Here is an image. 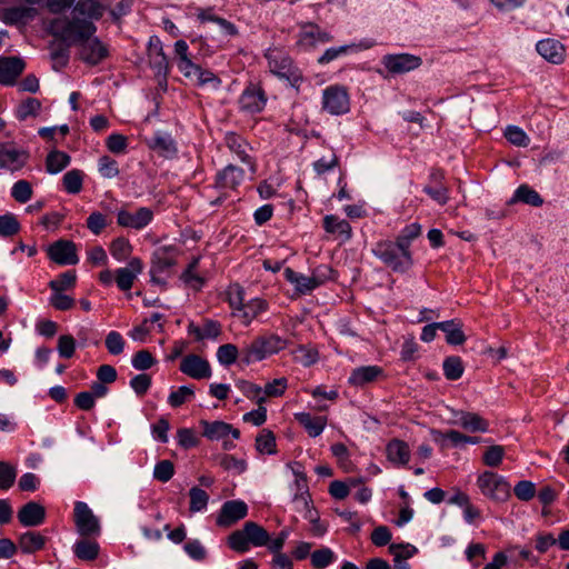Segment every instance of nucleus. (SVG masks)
I'll use <instances>...</instances> for the list:
<instances>
[{"label":"nucleus","mask_w":569,"mask_h":569,"mask_svg":"<svg viewBox=\"0 0 569 569\" xmlns=\"http://www.w3.org/2000/svg\"><path fill=\"white\" fill-rule=\"evenodd\" d=\"M503 456V447L498 445L490 446L483 453V462L488 467H498L501 463Z\"/></svg>","instance_id":"obj_63"},{"label":"nucleus","mask_w":569,"mask_h":569,"mask_svg":"<svg viewBox=\"0 0 569 569\" xmlns=\"http://www.w3.org/2000/svg\"><path fill=\"white\" fill-rule=\"evenodd\" d=\"M385 68L392 74H401L419 68L422 59L410 53L387 54L382 58Z\"/></svg>","instance_id":"obj_9"},{"label":"nucleus","mask_w":569,"mask_h":569,"mask_svg":"<svg viewBox=\"0 0 569 569\" xmlns=\"http://www.w3.org/2000/svg\"><path fill=\"white\" fill-rule=\"evenodd\" d=\"M174 473V466L170 460H161L154 466L153 477L160 482H168Z\"/></svg>","instance_id":"obj_60"},{"label":"nucleus","mask_w":569,"mask_h":569,"mask_svg":"<svg viewBox=\"0 0 569 569\" xmlns=\"http://www.w3.org/2000/svg\"><path fill=\"white\" fill-rule=\"evenodd\" d=\"M29 159V152L17 148L12 142L0 143V169L18 171L22 169Z\"/></svg>","instance_id":"obj_8"},{"label":"nucleus","mask_w":569,"mask_h":569,"mask_svg":"<svg viewBox=\"0 0 569 569\" xmlns=\"http://www.w3.org/2000/svg\"><path fill=\"white\" fill-rule=\"evenodd\" d=\"M48 30L50 34L69 44H80L97 32L93 21L79 17L57 18L50 21Z\"/></svg>","instance_id":"obj_1"},{"label":"nucleus","mask_w":569,"mask_h":569,"mask_svg":"<svg viewBox=\"0 0 569 569\" xmlns=\"http://www.w3.org/2000/svg\"><path fill=\"white\" fill-rule=\"evenodd\" d=\"M38 11L32 6H14L2 10V21L6 24H26L33 20Z\"/></svg>","instance_id":"obj_19"},{"label":"nucleus","mask_w":569,"mask_h":569,"mask_svg":"<svg viewBox=\"0 0 569 569\" xmlns=\"http://www.w3.org/2000/svg\"><path fill=\"white\" fill-rule=\"evenodd\" d=\"M322 107L333 116L347 113L350 102L346 89L338 86L328 87L322 94Z\"/></svg>","instance_id":"obj_7"},{"label":"nucleus","mask_w":569,"mask_h":569,"mask_svg":"<svg viewBox=\"0 0 569 569\" xmlns=\"http://www.w3.org/2000/svg\"><path fill=\"white\" fill-rule=\"evenodd\" d=\"M217 459L219 466L222 467L224 470H234L238 473H241L247 468V463L244 460L237 459L236 457L230 455H221Z\"/></svg>","instance_id":"obj_61"},{"label":"nucleus","mask_w":569,"mask_h":569,"mask_svg":"<svg viewBox=\"0 0 569 569\" xmlns=\"http://www.w3.org/2000/svg\"><path fill=\"white\" fill-rule=\"evenodd\" d=\"M99 545L89 539H82L74 543L73 552L80 560L92 561L99 555Z\"/></svg>","instance_id":"obj_40"},{"label":"nucleus","mask_w":569,"mask_h":569,"mask_svg":"<svg viewBox=\"0 0 569 569\" xmlns=\"http://www.w3.org/2000/svg\"><path fill=\"white\" fill-rule=\"evenodd\" d=\"M199 261L200 258L194 257L192 261L188 264L187 269L181 274V279L183 280V282L194 290H200L204 283L203 278L194 273V270L197 269Z\"/></svg>","instance_id":"obj_44"},{"label":"nucleus","mask_w":569,"mask_h":569,"mask_svg":"<svg viewBox=\"0 0 569 569\" xmlns=\"http://www.w3.org/2000/svg\"><path fill=\"white\" fill-rule=\"evenodd\" d=\"M296 420L303 426L310 437H318L327 425V417L311 416L308 412H298L295 415Z\"/></svg>","instance_id":"obj_29"},{"label":"nucleus","mask_w":569,"mask_h":569,"mask_svg":"<svg viewBox=\"0 0 569 569\" xmlns=\"http://www.w3.org/2000/svg\"><path fill=\"white\" fill-rule=\"evenodd\" d=\"M180 71L186 78L194 81L196 84L200 87L208 86L212 89H218L221 83L220 79L213 72L202 69L200 66L193 63L192 61L182 62L180 64Z\"/></svg>","instance_id":"obj_11"},{"label":"nucleus","mask_w":569,"mask_h":569,"mask_svg":"<svg viewBox=\"0 0 569 569\" xmlns=\"http://www.w3.org/2000/svg\"><path fill=\"white\" fill-rule=\"evenodd\" d=\"M12 198L20 202L26 203L32 197V187L27 180L17 181L11 188Z\"/></svg>","instance_id":"obj_54"},{"label":"nucleus","mask_w":569,"mask_h":569,"mask_svg":"<svg viewBox=\"0 0 569 569\" xmlns=\"http://www.w3.org/2000/svg\"><path fill=\"white\" fill-rule=\"evenodd\" d=\"M20 231V223L12 213L0 216V236L12 237Z\"/></svg>","instance_id":"obj_50"},{"label":"nucleus","mask_w":569,"mask_h":569,"mask_svg":"<svg viewBox=\"0 0 569 569\" xmlns=\"http://www.w3.org/2000/svg\"><path fill=\"white\" fill-rule=\"evenodd\" d=\"M41 109V102L36 98H28L17 108L16 116L20 121L29 117H36Z\"/></svg>","instance_id":"obj_48"},{"label":"nucleus","mask_w":569,"mask_h":569,"mask_svg":"<svg viewBox=\"0 0 569 569\" xmlns=\"http://www.w3.org/2000/svg\"><path fill=\"white\" fill-rule=\"evenodd\" d=\"M189 333L197 340L216 339L220 335V325L216 321H207L202 327L191 325Z\"/></svg>","instance_id":"obj_43"},{"label":"nucleus","mask_w":569,"mask_h":569,"mask_svg":"<svg viewBox=\"0 0 569 569\" xmlns=\"http://www.w3.org/2000/svg\"><path fill=\"white\" fill-rule=\"evenodd\" d=\"M152 218V210L147 207H141L136 212L120 210L117 214V222L121 227L139 230L148 226Z\"/></svg>","instance_id":"obj_16"},{"label":"nucleus","mask_w":569,"mask_h":569,"mask_svg":"<svg viewBox=\"0 0 569 569\" xmlns=\"http://www.w3.org/2000/svg\"><path fill=\"white\" fill-rule=\"evenodd\" d=\"M336 560V553L328 547L317 549L310 555V562L313 569H326Z\"/></svg>","instance_id":"obj_42"},{"label":"nucleus","mask_w":569,"mask_h":569,"mask_svg":"<svg viewBox=\"0 0 569 569\" xmlns=\"http://www.w3.org/2000/svg\"><path fill=\"white\" fill-rule=\"evenodd\" d=\"M373 254L380 259L392 271L405 273L413 264L410 249L396 241H380L372 250Z\"/></svg>","instance_id":"obj_2"},{"label":"nucleus","mask_w":569,"mask_h":569,"mask_svg":"<svg viewBox=\"0 0 569 569\" xmlns=\"http://www.w3.org/2000/svg\"><path fill=\"white\" fill-rule=\"evenodd\" d=\"M537 52L547 61L559 64L565 60V47L555 39H545L536 44Z\"/></svg>","instance_id":"obj_24"},{"label":"nucleus","mask_w":569,"mask_h":569,"mask_svg":"<svg viewBox=\"0 0 569 569\" xmlns=\"http://www.w3.org/2000/svg\"><path fill=\"white\" fill-rule=\"evenodd\" d=\"M242 180L243 170L229 164L217 174L216 186L221 189H236Z\"/></svg>","instance_id":"obj_27"},{"label":"nucleus","mask_w":569,"mask_h":569,"mask_svg":"<svg viewBox=\"0 0 569 569\" xmlns=\"http://www.w3.org/2000/svg\"><path fill=\"white\" fill-rule=\"evenodd\" d=\"M442 369L447 379L457 380L462 376L465 367L460 358H446Z\"/></svg>","instance_id":"obj_55"},{"label":"nucleus","mask_w":569,"mask_h":569,"mask_svg":"<svg viewBox=\"0 0 569 569\" xmlns=\"http://www.w3.org/2000/svg\"><path fill=\"white\" fill-rule=\"evenodd\" d=\"M386 450L388 459L396 465H407L410 459L409 447L402 440H391Z\"/></svg>","instance_id":"obj_33"},{"label":"nucleus","mask_w":569,"mask_h":569,"mask_svg":"<svg viewBox=\"0 0 569 569\" xmlns=\"http://www.w3.org/2000/svg\"><path fill=\"white\" fill-rule=\"evenodd\" d=\"M228 543L232 550L240 553L248 551L250 548V543L243 529L233 531L228 538Z\"/></svg>","instance_id":"obj_57"},{"label":"nucleus","mask_w":569,"mask_h":569,"mask_svg":"<svg viewBox=\"0 0 569 569\" xmlns=\"http://www.w3.org/2000/svg\"><path fill=\"white\" fill-rule=\"evenodd\" d=\"M248 515V506L242 500H228L220 509L217 517V525L219 527L228 528L233 526L239 520L246 518Z\"/></svg>","instance_id":"obj_10"},{"label":"nucleus","mask_w":569,"mask_h":569,"mask_svg":"<svg viewBox=\"0 0 569 569\" xmlns=\"http://www.w3.org/2000/svg\"><path fill=\"white\" fill-rule=\"evenodd\" d=\"M17 471L8 462L0 461V490L10 489L16 480Z\"/></svg>","instance_id":"obj_58"},{"label":"nucleus","mask_w":569,"mask_h":569,"mask_svg":"<svg viewBox=\"0 0 569 569\" xmlns=\"http://www.w3.org/2000/svg\"><path fill=\"white\" fill-rule=\"evenodd\" d=\"M439 330L445 333L446 341L449 345L458 346L465 342L466 337L462 331V326L459 321L448 320L439 322Z\"/></svg>","instance_id":"obj_35"},{"label":"nucleus","mask_w":569,"mask_h":569,"mask_svg":"<svg viewBox=\"0 0 569 569\" xmlns=\"http://www.w3.org/2000/svg\"><path fill=\"white\" fill-rule=\"evenodd\" d=\"M383 376L382 368L378 366L360 367L352 371L349 377V383L352 386H363L379 379Z\"/></svg>","instance_id":"obj_28"},{"label":"nucleus","mask_w":569,"mask_h":569,"mask_svg":"<svg viewBox=\"0 0 569 569\" xmlns=\"http://www.w3.org/2000/svg\"><path fill=\"white\" fill-rule=\"evenodd\" d=\"M224 142L227 147L238 156V158L250 166V170L252 173L256 172L254 163L251 161V157L249 154V151L251 148L249 147L248 142L240 136L236 134L234 132H228L224 137Z\"/></svg>","instance_id":"obj_23"},{"label":"nucleus","mask_w":569,"mask_h":569,"mask_svg":"<svg viewBox=\"0 0 569 569\" xmlns=\"http://www.w3.org/2000/svg\"><path fill=\"white\" fill-rule=\"evenodd\" d=\"M267 307L268 305L264 300L254 298L248 302H244L241 308H238L236 316L240 318L243 325H249L260 313L264 312Z\"/></svg>","instance_id":"obj_31"},{"label":"nucleus","mask_w":569,"mask_h":569,"mask_svg":"<svg viewBox=\"0 0 569 569\" xmlns=\"http://www.w3.org/2000/svg\"><path fill=\"white\" fill-rule=\"evenodd\" d=\"M243 531L250 545L254 547L267 546L270 541L269 533L258 523L248 521L243 525Z\"/></svg>","instance_id":"obj_39"},{"label":"nucleus","mask_w":569,"mask_h":569,"mask_svg":"<svg viewBox=\"0 0 569 569\" xmlns=\"http://www.w3.org/2000/svg\"><path fill=\"white\" fill-rule=\"evenodd\" d=\"M505 137L509 142L517 147H527L530 141L526 132L521 128L516 126L507 127L505 131Z\"/></svg>","instance_id":"obj_59"},{"label":"nucleus","mask_w":569,"mask_h":569,"mask_svg":"<svg viewBox=\"0 0 569 569\" xmlns=\"http://www.w3.org/2000/svg\"><path fill=\"white\" fill-rule=\"evenodd\" d=\"M73 12L90 21L99 20L104 13V7L97 0H79Z\"/></svg>","instance_id":"obj_34"},{"label":"nucleus","mask_w":569,"mask_h":569,"mask_svg":"<svg viewBox=\"0 0 569 569\" xmlns=\"http://www.w3.org/2000/svg\"><path fill=\"white\" fill-rule=\"evenodd\" d=\"M189 497H190V511L191 512H199L201 510H203L207 505H208V501H209V495L198 488V487H192L189 491Z\"/></svg>","instance_id":"obj_51"},{"label":"nucleus","mask_w":569,"mask_h":569,"mask_svg":"<svg viewBox=\"0 0 569 569\" xmlns=\"http://www.w3.org/2000/svg\"><path fill=\"white\" fill-rule=\"evenodd\" d=\"M77 274L74 270H68L59 274L56 279L49 282V287L53 292L64 291L74 287Z\"/></svg>","instance_id":"obj_45"},{"label":"nucleus","mask_w":569,"mask_h":569,"mask_svg":"<svg viewBox=\"0 0 569 569\" xmlns=\"http://www.w3.org/2000/svg\"><path fill=\"white\" fill-rule=\"evenodd\" d=\"M49 258L61 266L77 264L79 258L77 256V247L70 240L60 239L47 249Z\"/></svg>","instance_id":"obj_13"},{"label":"nucleus","mask_w":569,"mask_h":569,"mask_svg":"<svg viewBox=\"0 0 569 569\" xmlns=\"http://www.w3.org/2000/svg\"><path fill=\"white\" fill-rule=\"evenodd\" d=\"M481 493L495 501H506L510 497V485L495 472L485 471L477 479Z\"/></svg>","instance_id":"obj_3"},{"label":"nucleus","mask_w":569,"mask_h":569,"mask_svg":"<svg viewBox=\"0 0 569 569\" xmlns=\"http://www.w3.org/2000/svg\"><path fill=\"white\" fill-rule=\"evenodd\" d=\"M423 191L431 199H433L436 202H438L441 206L446 204L449 200V190L445 184H439V186L427 184L423 188Z\"/></svg>","instance_id":"obj_62"},{"label":"nucleus","mask_w":569,"mask_h":569,"mask_svg":"<svg viewBox=\"0 0 569 569\" xmlns=\"http://www.w3.org/2000/svg\"><path fill=\"white\" fill-rule=\"evenodd\" d=\"M179 368L193 379H206L211 376V368L206 358H182Z\"/></svg>","instance_id":"obj_21"},{"label":"nucleus","mask_w":569,"mask_h":569,"mask_svg":"<svg viewBox=\"0 0 569 569\" xmlns=\"http://www.w3.org/2000/svg\"><path fill=\"white\" fill-rule=\"evenodd\" d=\"M256 449L260 453L272 455L276 452V437L272 431L263 429L256 438Z\"/></svg>","instance_id":"obj_47"},{"label":"nucleus","mask_w":569,"mask_h":569,"mask_svg":"<svg viewBox=\"0 0 569 569\" xmlns=\"http://www.w3.org/2000/svg\"><path fill=\"white\" fill-rule=\"evenodd\" d=\"M148 60L150 67L157 76L166 78L168 71V60L163 53L162 43L158 37H151L148 42Z\"/></svg>","instance_id":"obj_18"},{"label":"nucleus","mask_w":569,"mask_h":569,"mask_svg":"<svg viewBox=\"0 0 569 569\" xmlns=\"http://www.w3.org/2000/svg\"><path fill=\"white\" fill-rule=\"evenodd\" d=\"M98 169L103 178L112 179L119 174L118 162L109 156H102L98 161Z\"/></svg>","instance_id":"obj_56"},{"label":"nucleus","mask_w":569,"mask_h":569,"mask_svg":"<svg viewBox=\"0 0 569 569\" xmlns=\"http://www.w3.org/2000/svg\"><path fill=\"white\" fill-rule=\"evenodd\" d=\"M142 271V262L139 258H132L128 266L116 270V283L122 291L131 289L136 277Z\"/></svg>","instance_id":"obj_20"},{"label":"nucleus","mask_w":569,"mask_h":569,"mask_svg":"<svg viewBox=\"0 0 569 569\" xmlns=\"http://www.w3.org/2000/svg\"><path fill=\"white\" fill-rule=\"evenodd\" d=\"M170 247L158 248L151 259L150 274H160L176 264V257Z\"/></svg>","instance_id":"obj_26"},{"label":"nucleus","mask_w":569,"mask_h":569,"mask_svg":"<svg viewBox=\"0 0 569 569\" xmlns=\"http://www.w3.org/2000/svg\"><path fill=\"white\" fill-rule=\"evenodd\" d=\"M77 532L82 537H96L100 535L99 519L86 502L78 501L73 512Z\"/></svg>","instance_id":"obj_5"},{"label":"nucleus","mask_w":569,"mask_h":569,"mask_svg":"<svg viewBox=\"0 0 569 569\" xmlns=\"http://www.w3.org/2000/svg\"><path fill=\"white\" fill-rule=\"evenodd\" d=\"M284 278L295 284L296 290L301 293L306 295L315 290L317 287L316 282H313V277L311 276H305L301 273H298L293 271L291 268L284 269Z\"/></svg>","instance_id":"obj_32"},{"label":"nucleus","mask_w":569,"mask_h":569,"mask_svg":"<svg viewBox=\"0 0 569 569\" xmlns=\"http://www.w3.org/2000/svg\"><path fill=\"white\" fill-rule=\"evenodd\" d=\"M288 341L277 335L268 333L253 339L247 347L246 356H271L283 351Z\"/></svg>","instance_id":"obj_6"},{"label":"nucleus","mask_w":569,"mask_h":569,"mask_svg":"<svg viewBox=\"0 0 569 569\" xmlns=\"http://www.w3.org/2000/svg\"><path fill=\"white\" fill-rule=\"evenodd\" d=\"M83 173L78 169L68 171L62 179L63 187L71 194L79 193L82 190Z\"/></svg>","instance_id":"obj_46"},{"label":"nucleus","mask_w":569,"mask_h":569,"mask_svg":"<svg viewBox=\"0 0 569 569\" xmlns=\"http://www.w3.org/2000/svg\"><path fill=\"white\" fill-rule=\"evenodd\" d=\"M79 54L86 63L96 66L109 54L107 46L97 37L92 36L79 44Z\"/></svg>","instance_id":"obj_14"},{"label":"nucleus","mask_w":569,"mask_h":569,"mask_svg":"<svg viewBox=\"0 0 569 569\" xmlns=\"http://www.w3.org/2000/svg\"><path fill=\"white\" fill-rule=\"evenodd\" d=\"M268 63L271 72L288 80L292 86H298L302 80L301 71L293 66L291 58L283 52L271 51L268 54Z\"/></svg>","instance_id":"obj_4"},{"label":"nucleus","mask_w":569,"mask_h":569,"mask_svg":"<svg viewBox=\"0 0 569 569\" xmlns=\"http://www.w3.org/2000/svg\"><path fill=\"white\" fill-rule=\"evenodd\" d=\"M200 423L203 428V436L210 440H220L228 435H231L234 439L240 437V431L224 421L209 422L202 420Z\"/></svg>","instance_id":"obj_22"},{"label":"nucleus","mask_w":569,"mask_h":569,"mask_svg":"<svg viewBox=\"0 0 569 569\" xmlns=\"http://www.w3.org/2000/svg\"><path fill=\"white\" fill-rule=\"evenodd\" d=\"M460 425L465 429L472 432H485L488 429V422L476 413H463L462 417L460 418Z\"/></svg>","instance_id":"obj_49"},{"label":"nucleus","mask_w":569,"mask_h":569,"mask_svg":"<svg viewBox=\"0 0 569 569\" xmlns=\"http://www.w3.org/2000/svg\"><path fill=\"white\" fill-rule=\"evenodd\" d=\"M131 251L132 247L126 238H117L110 244V252L118 261L127 259Z\"/></svg>","instance_id":"obj_52"},{"label":"nucleus","mask_w":569,"mask_h":569,"mask_svg":"<svg viewBox=\"0 0 569 569\" xmlns=\"http://www.w3.org/2000/svg\"><path fill=\"white\" fill-rule=\"evenodd\" d=\"M331 39L332 37L329 32L312 22H307L300 28L297 44L305 50H309L319 43H327Z\"/></svg>","instance_id":"obj_12"},{"label":"nucleus","mask_w":569,"mask_h":569,"mask_svg":"<svg viewBox=\"0 0 569 569\" xmlns=\"http://www.w3.org/2000/svg\"><path fill=\"white\" fill-rule=\"evenodd\" d=\"M70 156L63 151L53 150L46 159L47 171L51 174L59 173L70 163Z\"/></svg>","instance_id":"obj_41"},{"label":"nucleus","mask_w":569,"mask_h":569,"mask_svg":"<svg viewBox=\"0 0 569 569\" xmlns=\"http://www.w3.org/2000/svg\"><path fill=\"white\" fill-rule=\"evenodd\" d=\"M516 202H523L532 207H540L543 203V199L528 184H521L516 189L512 198L509 201V203Z\"/></svg>","instance_id":"obj_37"},{"label":"nucleus","mask_w":569,"mask_h":569,"mask_svg":"<svg viewBox=\"0 0 569 569\" xmlns=\"http://www.w3.org/2000/svg\"><path fill=\"white\" fill-rule=\"evenodd\" d=\"M193 396L194 391L191 387L182 386L169 395L168 403L173 408H178L193 398Z\"/></svg>","instance_id":"obj_53"},{"label":"nucleus","mask_w":569,"mask_h":569,"mask_svg":"<svg viewBox=\"0 0 569 569\" xmlns=\"http://www.w3.org/2000/svg\"><path fill=\"white\" fill-rule=\"evenodd\" d=\"M46 545V538L36 531H27L20 536L18 548L23 553H33L41 550Z\"/></svg>","instance_id":"obj_36"},{"label":"nucleus","mask_w":569,"mask_h":569,"mask_svg":"<svg viewBox=\"0 0 569 569\" xmlns=\"http://www.w3.org/2000/svg\"><path fill=\"white\" fill-rule=\"evenodd\" d=\"M150 149L164 158H172L177 153V147L170 134L156 133L148 142Z\"/></svg>","instance_id":"obj_30"},{"label":"nucleus","mask_w":569,"mask_h":569,"mask_svg":"<svg viewBox=\"0 0 569 569\" xmlns=\"http://www.w3.org/2000/svg\"><path fill=\"white\" fill-rule=\"evenodd\" d=\"M107 226V217L99 211H93L87 218V228L96 236L100 234Z\"/></svg>","instance_id":"obj_64"},{"label":"nucleus","mask_w":569,"mask_h":569,"mask_svg":"<svg viewBox=\"0 0 569 569\" xmlns=\"http://www.w3.org/2000/svg\"><path fill=\"white\" fill-rule=\"evenodd\" d=\"M267 102L264 91L254 84L248 86L239 98L240 109L248 113L260 112Z\"/></svg>","instance_id":"obj_15"},{"label":"nucleus","mask_w":569,"mask_h":569,"mask_svg":"<svg viewBox=\"0 0 569 569\" xmlns=\"http://www.w3.org/2000/svg\"><path fill=\"white\" fill-rule=\"evenodd\" d=\"M323 228L329 233H338L343 240H349L352 234V229L347 220H340L333 214H328L323 218Z\"/></svg>","instance_id":"obj_38"},{"label":"nucleus","mask_w":569,"mask_h":569,"mask_svg":"<svg viewBox=\"0 0 569 569\" xmlns=\"http://www.w3.org/2000/svg\"><path fill=\"white\" fill-rule=\"evenodd\" d=\"M26 64L19 57L0 58V83L12 86L17 78L23 72Z\"/></svg>","instance_id":"obj_17"},{"label":"nucleus","mask_w":569,"mask_h":569,"mask_svg":"<svg viewBox=\"0 0 569 569\" xmlns=\"http://www.w3.org/2000/svg\"><path fill=\"white\" fill-rule=\"evenodd\" d=\"M44 508L34 501L26 503L18 511V519L20 523L23 525L24 527H37L44 521Z\"/></svg>","instance_id":"obj_25"}]
</instances>
